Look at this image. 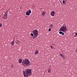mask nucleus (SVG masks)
Listing matches in <instances>:
<instances>
[{"label":"nucleus","mask_w":77,"mask_h":77,"mask_svg":"<svg viewBox=\"0 0 77 77\" xmlns=\"http://www.w3.org/2000/svg\"><path fill=\"white\" fill-rule=\"evenodd\" d=\"M76 52L77 53V48L76 49Z\"/></svg>","instance_id":"23"},{"label":"nucleus","mask_w":77,"mask_h":77,"mask_svg":"<svg viewBox=\"0 0 77 77\" xmlns=\"http://www.w3.org/2000/svg\"><path fill=\"white\" fill-rule=\"evenodd\" d=\"M77 36V32L75 33V35H74V37H76V36Z\"/></svg>","instance_id":"16"},{"label":"nucleus","mask_w":77,"mask_h":77,"mask_svg":"<svg viewBox=\"0 0 77 77\" xmlns=\"http://www.w3.org/2000/svg\"><path fill=\"white\" fill-rule=\"evenodd\" d=\"M29 14H31V13L32 12L30 10H29Z\"/></svg>","instance_id":"17"},{"label":"nucleus","mask_w":77,"mask_h":77,"mask_svg":"<svg viewBox=\"0 0 77 77\" xmlns=\"http://www.w3.org/2000/svg\"><path fill=\"white\" fill-rule=\"evenodd\" d=\"M30 61L28 60V59H25V60H23L22 62V64L24 66H26L27 65H30Z\"/></svg>","instance_id":"2"},{"label":"nucleus","mask_w":77,"mask_h":77,"mask_svg":"<svg viewBox=\"0 0 77 77\" xmlns=\"http://www.w3.org/2000/svg\"><path fill=\"white\" fill-rule=\"evenodd\" d=\"M63 4H65V1L63 0Z\"/></svg>","instance_id":"18"},{"label":"nucleus","mask_w":77,"mask_h":77,"mask_svg":"<svg viewBox=\"0 0 77 77\" xmlns=\"http://www.w3.org/2000/svg\"><path fill=\"white\" fill-rule=\"evenodd\" d=\"M50 28H53V25H52V24H51L50 25Z\"/></svg>","instance_id":"13"},{"label":"nucleus","mask_w":77,"mask_h":77,"mask_svg":"<svg viewBox=\"0 0 77 77\" xmlns=\"http://www.w3.org/2000/svg\"><path fill=\"white\" fill-rule=\"evenodd\" d=\"M2 23L0 24V27H2Z\"/></svg>","instance_id":"20"},{"label":"nucleus","mask_w":77,"mask_h":77,"mask_svg":"<svg viewBox=\"0 0 77 77\" xmlns=\"http://www.w3.org/2000/svg\"><path fill=\"white\" fill-rule=\"evenodd\" d=\"M48 31H49L50 32V31H51V29L49 28L48 29Z\"/></svg>","instance_id":"22"},{"label":"nucleus","mask_w":77,"mask_h":77,"mask_svg":"<svg viewBox=\"0 0 77 77\" xmlns=\"http://www.w3.org/2000/svg\"><path fill=\"white\" fill-rule=\"evenodd\" d=\"M32 73V70L29 69H26L25 71L23 72V74L24 77H28L30 76V74Z\"/></svg>","instance_id":"1"},{"label":"nucleus","mask_w":77,"mask_h":77,"mask_svg":"<svg viewBox=\"0 0 77 77\" xmlns=\"http://www.w3.org/2000/svg\"><path fill=\"white\" fill-rule=\"evenodd\" d=\"M26 15H30V13L28 12H26Z\"/></svg>","instance_id":"12"},{"label":"nucleus","mask_w":77,"mask_h":77,"mask_svg":"<svg viewBox=\"0 0 77 77\" xmlns=\"http://www.w3.org/2000/svg\"><path fill=\"white\" fill-rule=\"evenodd\" d=\"M22 61L23 60H22L21 59H20L19 60V63H21L22 62Z\"/></svg>","instance_id":"11"},{"label":"nucleus","mask_w":77,"mask_h":77,"mask_svg":"<svg viewBox=\"0 0 77 77\" xmlns=\"http://www.w3.org/2000/svg\"><path fill=\"white\" fill-rule=\"evenodd\" d=\"M34 34V35L36 37L38 36V31L37 29L34 30L32 32Z\"/></svg>","instance_id":"4"},{"label":"nucleus","mask_w":77,"mask_h":77,"mask_svg":"<svg viewBox=\"0 0 77 77\" xmlns=\"http://www.w3.org/2000/svg\"><path fill=\"white\" fill-rule=\"evenodd\" d=\"M54 14H55V12L54 11H52L50 13V15L52 17H54Z\"/></svg>","instance_id":"5"},{"label":"nucleus","mask_w":77,"mask_h":77,"mask_svg":"<svg viewBox=\"0 0 77 77\" xmlns=\"http://www.w3.org/2000/svg\"><path fill=\"white\" fill-rule=\"evenodd\" d=\"M51 69H50V68H49L48 69V73H50L51 72Z\"/></svg>","instance_id":"9"},{"label":"nucleus","mask_w":77,"mask_h":77,"mask_svg":"<svg viewBox=\"0 0 77 77\" xmlns=\"http://www.w3.org/2000/svg\"><path fill=\"white\" fill-rule=\"evenodd\" d=\"M33 37H34V39H35V38H36V37H37V36L35 37V35H34Z\"/></svg>","instance_id":"21"},{"label":"nucleus","mask_w":77,"mask_h":77,"mask_svg":"<svg viewBox=\"0 0 77 77\" xmlns=\"http://www.w3.org/2000/svg\"><path fill=\"white\" fill-rule=\"evenodd\" d=\"M51 48H53V47H52V46H51Z\"/></svg>","instance_id":"24"},{"label":"nucleus","mask_w":77,"mask_h":77,"mask_svg":"<svg viewBox=\"0 0 77 77\" xmlns=\"http://www.w3.org/2000/svg\"><path fill=\"white\" fill-rule=\"evenodd\" d=\"M7 18H8V16H7V14H5L4 15V17H3V18L4 20H6V19H7Z\"/></svg>","instance_id":"6"},{"label":"nucleus","mask_w":77,"mask_h":77,"mask_svg":"<svg viewBox=\"0 0 77 77\" xmlns=\"http://www.w3.org/2000/svg\"><path fill=\"white\" fill-rule=\"evenodd\" d=\"M59 33L60 34H62V35H65L64 32H63L61 31L59 32Z\"/></svg>","instance_id":"8"},{"label":"nucleus","mask_w":77,"mask_h":77,"mask_svg":"<svg viewBox=\"0 0 77 77\" xmlns=\"http://www.w3.org/2000/svg\"><path fill=\"white\" fill-rule=\"evenodd\" d=\"M59 31H62V32H66V26H63L61 27Z\"/></svg>","instance_id":"3"},{"label":"nucleus","mask_w":77,"mask_h":77,"mask_svg":"<svg viewBox=\"0 0 77 77\" xmlns=\"http://www.w3.org/2000/svg\"><path fill=\"white\" fill-rule=\"evenodd\" d=\"M11 45L12 46L14 45V42H11Z\"/></svg>","instance_id":"15"},{"label":"nucleus","mask_w":77,"mask_h":77,"mask_svg":"<svg viewBox=\"0 0 77 77\" xmlns=\"http://www.w3.org/2000/svg\"><path fill=\"white\" fill-rule=\"evenodd\" d=\"M31 35L32 36H33V34L32 33H31Z\"/></svg>","instance_id":"19"},{"label":"nucleus","mask_w":77,"mask_h":77,"mask_svg":"<svg viewBox=\"0 0 77 77\" xmlns=\"http://www.w3.org/2000/svg\"><path fill=\"white\" fill-rule=\"evenodd\" d=\"M60 56H61V57H62L64 59H65V57H64V56H63V55H62V54H60Z\"/></svg>","instance_id":"14"},{"label":"nucleus","mask_w":77,"mask_h":77,"mask_svg":"<svg viewBox=\"0 0 77 77\" xmlns=\"http://www.w3.org/2000/svg\"><path fill=\"white\" fill-rule=\"evenodd\" d=\"M46 13L44 11H43L42 12V14H41L42 16H44L45 15Z\"/></svg>","instance_id":"7"},{"label":"nucleus","mask_w":77,"mask_h":77,"mask_svg":"<svg viewBox=\"0 0 77 77\" xmlns=\"http://www.w3.org/2000/svg\"><path fill=\"white\" fill-rule=\"evenodd\" d=\"M39 53V51H36L35 53V54H38V53Z\"/></svg>","instance_id":"10"}]
</instances>
